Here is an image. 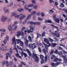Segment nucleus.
I'll return each instance as SVG.
<instances>
[{
  "label": "nucleus",
  "instance_id": "1",
  "mask_svg": "<svg viewBox=\"0 0 67 67\" xmlns=\"http://www.w3.org/2000/svg\"><path fill=\"white\" fill-rule=\"evenodd\" d=\"M33 54H34L33 56V58L34 59H35V61L36 62H38L39 60V58H38V57L37 56V55L35 54V51H33Z\"/></svg>",
  "mask_w": 67,
  "mask_h": 67
},
{
  "label": "nucleus",
  "instance_id": "2",
  "mask_svg": "<svg viewBox=\"0 0 67 67\" xmlns=\"http://www.w3.org/2000/svg\"><path fill=\"white\" fill-rule=\"evenodd\" d=\"M44 49H43V52H44L45 54H46V52H48V51L47 50H45V49L48 50V47L49 46H47V45L45 44V43L44 44Z\"/></svg>",
  "mask_w": 67,
  "mask_h": 67
},
{
  "label": "nucleus",
  "instance_id": "3",
  "mask_svg": "<svg viewBox=\"0 0 67 67\" xmlns=\"http://www.w3.org/2000/svg\"><path fill=\"white\" fill-rule=\"evenodd\" d=\"M17 34L16 35V36H17V37H19V36H20L21 35L23 36L24 35V32H23V31H18L17 32Z\"/></svg>",
  "mask_w": 67,
  "mask_h": 67
},
{
  "label": "nucleus",
  "instance_id": "4",
  "mask_svg": "<svg viewBox=\"0 0 67 67\" xmlns=\"http://www.w3.org/2000/svg\"><path fill=\"white\" fill-rule=\"evenodd\" d=\"M60 57H63V59L64 60V62L65 63H67V55L62 56V55H60Z\"/></svg>",
  "mask_w": 67,
  "mask_h": 67
},
{
  "label": "nucleus",
  "instance_id": "5",
  "mask_svg": "<svg viewBox=\"0 0 67 67\" xmlns=\"http://www.w3.org/2000/svg\"><path fill=\"white\" fill-rule=\"evenodd\" d=\"M5 38V39L4 41V44H6L7 43V41H8L9 40V36L6 35Z\"/></svg>",
  "mask_w": 67,
  "mask_h": 67
},
{
  "label": "nucleus",
  "instance_id": "6",
  "mask_svg": "<svg viewBox=\"0 0 67 67\" xmlns=\"http://www.w3.org/2000/svg\"><path fill=\"white\" fill-rule=\"evenodd\" d=\"M52 34H53V35H55L57 37H59V36H60V35H59V33H58V31H55L54 33L52 32Z\"/></svg>",
  "mask_w": 67,
  "mask_h": 67
},
{
  "label": "nucleus",
  "instance_id": "7",
  "mask_svg": "<svg viewBox=\"0 0 67 67\" xmlns=\"http://www.w3.org/2000/svg\"><path fill=\"white\" fill-rule=\"evenodd\" d=\"M7 19V17L2 16V18L1 19V21L2 22H5Z\"/></svg>",
  "mask_w": 67,
  "mask_h": 67
},
{
  "label": "nucleus",
  "instance_id": "8",
  "mask_svg": "<svg viewBox=\"0 0 67 67\" xmlns=\"http://www.w3.org/2000/svg\"><path fill=\"white\" fill-rule=\"evenodd\" d=\"M12 43L13 45L14 44L15 46L16 45V40L15 39V37H14L12 39Z\"/></svg>",
  "mask_w": 67,
  "mask_h": 67
},
{
  "label": "nucleus",
  "instance_id": "9",
  "mask_svg": "<svg viewBox=\"0 0 67 67\" xmlns=\"http://www.w3.org/2000/svg\"><path fill=\"white\" fill-rule=\"evenodd\" d=\"M19 16L20 17L19 18V20H23V19L25 18V16L23 15L22 14H20Z\"/></svg>",
  "mask_w": 67,
  "mask_h": 67
},
{
  "label": "nucleus",
  "instance_id": "10",
  "mask_svg": "<svg viewBox=\"0 0 67 67\" xmlns=\"http://www.w3.org/2000/svg\"><path fill=\"white\" fill-rule=\"evenodd\" d=\"M60 64V62H57V63H56L55 64V63H51V65L52 66H57L58 65H59Z\"/></svg>",
  "mask_w": 67,
  "mask_h": 67
},
{
  "label": "nucleus",
  "instance_id": "11",
  "mask_svg": "<svg viewBox=\"0 0 67 67\" xmlns=\"http://www.w3.org/2000/svg\"><path fill=\"white\" fill-rule=\"evenodd\" d=\"M44 41L47 44H48L49 45H48V46H51V44L50 43H49V42L48 41V39L44 38Z\"/></svg>",
  "mask_w": 67,
  "mask_h": 67
},
{
  "label": "nucleus",
  "instance_id": "12",
  "mask_svg": "<svg viewBox=\"0 0 67 67\" xmlns=\"http://www.w3.org/2000/svg\"><path fill=\"white\" fill-rule=\"evenodd\" d=\"M30 32H33V29H34V27L32 25H30Z\"/></svg>",
  "mask_w": 67,
  "mask_h": 67
},
{
  "label": "nucleus",
  "instance_id": "13",
  "mask_svg": "<svg viewBox=\"0 0 67 67\" xmlns=\"http://www.w3.org/2000/svg\"><path fill=\"white\" fill-rule=\"evenodd\" d=\"M31 15H29L27 17L26 20H27L28 21H29V20H30V19H31Z\"/></svg>",
  "mask_w": 67,
  "mask_h": 67
},
{
  "label": "nucleus",
  "instance_id": "14",
  "mask_svg": "<svg viewBox=\"0 0 67 67\" xmlns=\"http://www.w3.org/2000/svg\"><path fill=\"white\" fill-rule=\"evenodd\" d=\"M36 13V12L35 11H34L33 12H32L31 13V14H30V15H31H31L33 16Z\"/></svg>",
  "mask_w": 67,
  "mask_h": 67
},
{
  "label": "nucleus",
  "instance_id": "15",
  "mask_svg": "<svg viewBox=\"0 0 67 67\" xmlns=\"http://www.w3.org/2000/svg\"><path fill=\"white\" fill-rule=\"evenodd\" d=\"M32 49H34V48H35L36 47V46L35 45V43H34L32 44Z\"/></svg>",
  "mask_w": 67,
  "mask_h": 67
},
{
  "label": "nucleus",
  "instance_id": "16",
  "mask_svg": "<svg viewBox=\"0 0 67 67\" xmlns=\"http://www.w3.org/2000/svg\"><path fill=\"white\" fill-rule=\"evenodd\" d=\"M14 16L15 17V18H19V17H20V16L16 14V12H15Z\"/></svg>",
  "mask_w": 67,
  "mask_h": 67
},
{
  "label": "nucleus",
  "instance_id": "17",
  "mask_svg": "<svg viewBox=\"0 0 67 67\" xmlns=\"http://www.w3.org/2000/svg\"><path fill=\"white\" fill-rule=\"evenodd\" d=\"M57 45V43H52L51 44V47H54Z\"/></svg>",
  "mask_w": 67,
  "mask_h": 67
},
{
  "label": "nucleus",
  "instance_id": "18",
  "mask_svg": "<svg viewBox=\"0 0 67 67\" xmlns=\"http://www.w3.org/2000/svg\"><path fill=\"white\" fill-rule=\"evenodd\" d=\"M24 10V9L21 8H20L18 9L17 10V11H18V12H21V11H23Z\"/></svg>",
  "mask_w": 67,
  "mask_h": 67
},
{
  "label": "nucleus",
  "instance_id": "19",
  "mask_svg": "<svg viewBox=\"0 0 67 67\" xmlns=\"http://www.w3.org/2000/svg\"><path fill=\"white\" fill-rule=\"evenodd\" d=\"M55 21L56 22L58 23L59 22V19L58 18H57L55 19Z\"/></svg>",
  "mask_w": 67,
  "mask_h": 67
},
{
  "label": "nucleus",
  "instance_id": "20",
  "mask_svg": "<svg viewBox=\"0 0 67 67\" xmlns=\"http://www.w3.org/2000/svg\"><path fill=\"white\" fill-rule=\"evenodd\" d=\"M24 40L25 41V45H27V44H28V42L29 41L27 40V39H26V38Z\"/></svg>",
  "mask_w": 67,
  "mask_h": 67
},
{
  "label": "nucleus",
  "instance_id": "21",
  "mask_svg": "<svg viewBox=\"0 0 67 67\" xmlns=\"http://www.w3.org/2000/svg\"><path fill=\"white\" fill-rule=\"evenodd\" d=\"M16 41L17 42V44H20V42L21 41V40L20 39H16Z\"/></svg>",
  "mask_w": 67,
  "mask_h": 67
},
{
  "label": "nucleus",
  "instance_id": "22",
  "mask_svg": "<svg viewBox=\"0 0 67 67\" xmlns=\"http://www.w3.org/2000/svg\"><path fill=\"white\" fill-rule=\"evenodd\" d=\"M8 29L9 30H11L12 29V27H11V25H10L8 26Z\"/></svg>",
  "mask_w": 67,
  "mask_h": 67
},
{
  "label": "nucleus",
  "instance_id": "23",
  "mask_svg": "<svg viewBox=\"0 0 67 67\" xmlns=\"http://www.w3.org/2000/svg\"><path fill=\"white\" fill-rule=\"evenodd\" d=\"M61 54H66L67 53V52L64 50H62L61 52Z\"/></svg>",
  "mask_w": 67,
  "mask_h": 67
},
{
  "label": "nucleus",
  "instance_id": "24",
  "mask_svg": "<svg viewBox=\"0 0 67 67\" xmlns=\"http://www.w3.org/2000/svg\"><path fill=\"white\" fill-rule=\"evenodd\" d=\"M40 57L41 59H44V56L43 55L41 54L40 55Z\"/></svg>",
  "mask_w": 67,
  "mask_h": 67
},
{
  "label": "nucleus",
  "instance_id": "25",
  "mask_svg": "<svg viewBox=\"0 0 67 67\" xmlns=\"http://www.w3.org/2000/svg\"><path fill=\"white\" fill-rule=\"evenodd\" d=\"M5 61H2L1 62V63L2 65H4L5 64Z\"/></svg>",
  "mask_w": 67,
  "mask_h": 67
},
{
  "label": "nucleus",
  "instance_id": "26",
  "mask_svg": "<svg viewBox=\"0 0 67 67\" xmlns=\"http://www.w3.org/2000/svg\"><path fill=\"white\" fill-rule=\"evenodd\" d=\"M38 5H35L33 7L34 9H36L37 8V7H38Z\"/></svg>",
  "mask_w": 67,
  "mask_h": 67
},
{
  "label": "nucleus",
  "instance_id": "27",
  "mask_svg": "<svg viewBox=\"0 0 67 67\" xmlns=\"http://www.w3.org/2000/svg\"><path fill=\"white\" fill-rule=\"evenodd\" d=\"M24 32H25V34H26V32H27V33H31V32L30 31V30H28V31H26V30H25L24 31Z\"/></svg>",
  "mask_w": 67,
  "mask_h": 67
},
{
  "label": "nucleus",
  "instance_id": "28",
  "mask_svg": "<svg viewBox=\"0 0 67 67\" xmlns=\"http://www.w3.org/2000/svg\"><path fill=\"white\" fill-rule=\"evenodd\" d=\"M64 6H65L64 5V4H63L62 3H61L60 5H59L60 7H61L62 8L64 7Z\"/></svg>",
  "mask_w": 67,
  "mask_h": 67
},
{
  "label": "nucleus",
  "instance_id": "29",
  "mask_svg": "<svg viewBox=\"0 0 67 67\" xmlns=\"http://www.w3.org/2000/svg\"><path fill=\"white\" fill-rule=\"evenodd\" d=\"M37 36L36 38H38L39 37V36H41V34H39V33H38V32L37 33Z\"/></svg>",
  "mask_w": 67,
  "mask_h": 67
},
{
  "label": "nucleus",
  "instance_id": "30",
  "mask_svg": "<svg viewBox=\"0 0 67 67\" xmlns=\"http://www.w3.org/2000/svg\"><path fill=\"white\" fill-rule=\"evenodd\" d=\"M57 48L58 49H59V50H62V49H63V48H62L59 46L57 47Z\"/></svg>",
  "mask_w": 67,
  "mask_h": 67
},
{
  "label": "nucleus",
  "instance_id": "31",
  "mask_svg": "<svg viewBox=\"0 0 67 67\" xmlns=\"http://www.w3.org/2000/svg\"><path fill=\"white\" fill-rule=\"evenodd\" d=\"M34 6V5H33L32 4H29L28 5L27 7H33Z\"/></svg>",
  "mask_w": 67,
  "mask_h": 67
},
{
  "label": "nucleus",
  "instance_id": "32",
  "mask_svg": "<svg viewBox=\"0 0 67 67\" xmlns=\"http://www.w3.org/2000/svg\"><path fill=\"white\" fill-rule=\"evenodd\" d=\"M58 60V58H55L54 60L53 61L54 62H57Z\"/></svg>",
  "mask_w": 67,
  "mask_h": 67
},
{
  "label": "nucleus",
  "instance_id": "33",
  "mask_svg": "<svg viewBox=\"0 0 67 67\" xmlns=\"http://www.w3.org/2000/svg\"><path fill=\"white\" fill-rule=\"evenodd\" d=\"M20 45L21 46H23V42L21 41L20 42Z\"/></svg>",
  "mask_w": 67,
  "mask_h": 67
},
{
  "label": "nucleus",
  "instance_id": "34",
  "mask_svg": "<svg viewBox=\"0 0 67 67\" xmlns=\"http://www.w3.org/2000/svg\"><path fill=\"white\" fill-rule=\"evenodd\" d=\"M58 51L57 49H56L55 51H54V54H58Z\"/></svg>",
  "mask_w": 67,
  "mask_h": 67
},
{
  "label": "nucleus",
  "instance_id": "35",
  "mask_svg": "<svg viewBox=\"0 0 67 67\" xmlns=\"http://www.w3.org/2000/svg\"><path fill=\"white\" fill-rule=\"evenodd\" d=\"M27 5H25L24 6V9H26V10H28V9H29V8H27Z\"/></svg>",
  "mask_w": 67,
  "mask_h": 67
},
{
  "label": "nucleus",
  "instance_id": "36",
  "mask_svg": "<svg viewBox=\"0 0 67 67\" xmlns=\"http://www.w3.org/2000/svg\"><path fill=\"white\" fill-rule=\"evenodd\" d=\"M17 48L21 51H22V49L20 47H19L18 46H17Z\"/></svg>",
  "mask_w": 67,
  "mask_h": 67
},
{
  "label": "nucleus",
  "instance_id": "37",
  "mask_svg": "<svg viewBox=\"0 0 67 67\" xmlns=\"http://www.w3.org/2000/svg\"><path fill=\"white\" fill-rule=\"evenodd\" d=\"M55 57H56L55 55H54L53 54L51 58V59H53L55 58Z\"/></svg>",
  "mask_w": 67,
  "mask_h": 67
},
{
  "label": "nucleus",
  "instance_id": "38",
  "mask_svg": "<svg viewBox=\"0 0 67 67\" xmlns=\"http://www.w3.org/2000/svg\"><path fill=\"white\" fill-rule=\"evenodd\" d=\"M34 4H36V2H35V0H32L31 1Z\"/></svg>",
  "mask_w": 67,
  "mask_h": 67
},
{
  "label": "nucleus",
  "instance_id": "39",
  "mask_svg": "<svg viewBox=\"0 0 67 67\" xmlns=\"http://www.w3.org/2000/svg\"><path fill=\"white\" fill-rule=\"evenodd\" d=\"M49 3H51V4H52V3H54V1L53 0H49Z\"/></svg>",
  "mask_w": 67,
  "mask_h": 67
},
{
  "label": "nucleus",
  "instance_id": "40",
  "mask_svg": "<svg viewBox=\"0 0 67 67\" xmlns=\"http://www.w3.org/2000/svg\"><path fill=\"white\" fill-rule=\"evenodd\" d=\"M30 24H31V25H33V24L35 25V24H36V23L32 21L30 23Z\"/></svg>",
  "mask_w": 67,
  "mask_h": 67
},
{
  "label": "nucleus",
  "instance_id": "41",
  "mask_svg": "<svg viewBox=\"0 0 67 67\" xmlns=\"http://www.w3.org/2000/svg\"><path fill=\"white\" fill-rule=\"evenodd\" d=\"M51 25V26H53V27H55V28H56V29H57L58 31V29H57L58 28V27H57V26H55L54 25Z\"/></svg>",
  "mask_w": 67,
  "mask_h": 67
},
{
  "label": "nucleus",
  "instance_id": "42",
  "mask_svg": "<svg viewBox=\"0 0 67 67\" xmlns=\"http://www.w3.org/2000/svg\"><path fill=\"white\" fill-rule=\"evenodd\" d=\"M17 27H18V26L16 25L15 26V27L13 29V30H16V29H17Z\"/></svg>",
  "mask_w": 67,
  "mask_h": 67
},
{
  "label": "nucleus",
  "instance_id": "43",
  "mask_svg": "<svg viewBox=\"0 0 67 67\" xmlns=\"http://www.w3.org/2000/svg\"><path fill=\"white\" fill-rule=\"evenodd\" d=\"M45 32H44L41 35V36L42 37H43V36H45Z\"/></svg>",
  "mask_w": 67,
  "mask_h": 67
},
{
  "label": "nucleus",
  "instance_id": "44",
  "mask_svg": "<svg viewBox=\"0 0 67 67\" xmlns=\"http://www.w3.org/2000/svg\"><path fill=\"white\" fill-rule=\"evenodd\" d=\"M47 55H46L44 58V60L47 61Z\"/></svg>",
  "mask_w": 67,
  "mask_h": 67
},
{
  "label": "nucleus",
  "instance_id": "45",
  "mask_svg": "<svg viewBox=\"0 0 67 67\" xmlns=\"http://www.w3.org/2000/svg\"><path fill=\"white\" fill-rule=\"evenodd\" d=\"M26 22H27V20H25L23 23V24H25L26 23Z\"/></svg>",
  "mask_w": 67,
  "mask_h": 67
},
{
  "label": "nucleus",
  "instance_id": "46",
  "mask_svg": "<svg viewBox=\"0 0 67 67\" xmlns=\"http://www.w3.org/2000/svg\"><path fill=\"white\" fill-rule=\"evenodd\" d=\"M49 40L51 42H53L54 41V40L52 39L51 38H49Z\"/></svg>",
  "mask_w": 67,
  "mask_h": 67
},
{
  "label": "nucleus",
  "instance_id": "47",
  "mask_svg": "<svg viewBox=\"0 0 67 67\" xmlns=\"http://www.w3.org/2000/svg\"><path fill=\"white\" fill-rule=\"evenodd\" d=\"M6 56H9L10 58H11V54H10L9 53H6Z\"/></svg>",
  "mask_w": 67,
  "mask_h": 67
},
{
  "label": "nucleus",
  "instance_id": "48",
  "mask_svg": "<svg viewBox=\"0 0 67 67\" xmlns=\"http://www.w3.org/2000/svg\"><path fill=\"white\" fill-rule=\"evenodd\" d=\"M21 4L23 5L24 4H25V2H24V1H21Z\"/></svg>",
  "mask_w": 67,
  "mask_h": 67
},
{
  "label": "nucleus",
  "instance_id": "49",
  "mask_svg": "<svg viewBox=\"0 0 67 67\" xmlns=\"http://www.w3.org/2000/svg\"><path fill=\"white\" fill-rule=\"evenodd\" d=\"M0 48L1 51H4V48H3V47L1 46Z\"/></svg>",
  "mask_w": 67,
  "mask_h": 67
},
{
  "label": "nucleus",
  "instance_id": "50",
  "mask_svg": "<svg viewBox=\"0 0 67 67\" xmlns=\"http://www.w3.org/2000/svg\"><path fill=\"white\" fill-rule=\"evenodd\" d=\"M5 30L3 29H0V31H2V32H5Z\"/></svg>",
  "mask_w": 67,
  "mask_h": 67
},
{
  "label": "nucleus",
  "instance_id": "51",
  "mask_svg": "<svg viewBox=\"0 0 67 67\" xmlns=\"http://www.w3.org/2000/svg\"><path fill=\"white\" fill-rule=\"evenodd\" d=\"M15 13H13L10 15V17H12L13 15L14 16Z\"/></svg>",
  "mask_w": 67,
  "mask_h": 67
},
{
  "label": "nucleus",
  "instance_id": "52",
  "mask_svg": "<svg viewBox=\"0 0 67 67\" xmlns=\"http://www.w3.org/2000/svg\"><path fill=\"white\" fill-rule=\"evenodd\" d=\"M63 10L64 12H66V13H67V8L66 9L65 8L64 9H63Z\"/></svg>",
  "mask_w": 67,
  "mask_h": 67
},
{
  "label": "nucleus",
  "instance_id": "53",
  "mask_svg": "<svg viewBox=\"0 0 67 67\" xmlns=\"http://www.w3.org/2000/svg\"><path fill=\"white\" fill-rule=\"evenodd\" d=\"M28 38L29 40H30V41H32V39H31V36H29Z\"/></svg>",
  "mask_w": 67,
  "mask_h": 67
},
{
  "label": "nucleus",
  "instance_id": "54",
  "mask_svg": "<svg viewBox=\"0 0 67 67\" xmlns=\"http://www.w3.org/2000/svg\"><path fill=\"white\" fill-rule=\"evenodd\" d=\"M24 55L25 57H26L27 56V55L25 53H24Z\"/></svg>",
  "mask_w": 67,
  "mask_h": 67
},
{
  "label": "nucleus",
  "instance_id": "55",
  "mask_svg": "<svg viewBox=\"0 0 67 67\" xmlns=\"http://www.w3.org/2000/svg\"><path fill=\"white\" fill-rule=\"evenodd\" d=\"M33 45V44H30L29 46V47L30 48H31V47H32V46Z\"/></svg>",
  "mask_w": 67,
  "mask_h": 67
},
{
  "label": "nucleus",
  "instance_id": "56",
  "mask_svg": "<svg viewBox=\"0 0 67 67\" xmlns=\"http://www.w3.org/2000/svg\"><path fill=\"white\" fill-rule=\"evenodd\" d=\"M9 51L10 53H11V54H12V53L13 51L12 49L10 48L9 49Z\"/></svg>",
  "mask_w": 67,
  "mask_h": 67
},
{
  "label": "nucleus",
  "instance_id": "57",
  "mask_svg": "<svg viewBox=\"0 0 67 67\" xmlns=\"http://www.w3.org/2000/svg\"><path fill=\"white\" fill-rule=\"evenodd\" d=\"M5 12L6 13H9V10H8V9H6L5 11Z\"/></svg>",
  "mask_w": 67,
  "mask_h": 67
},
{
  "label": "nucleus",
  "instance_id": "58",
  "mask_svg": "<svg viewBox=\"0 0 67 67\" xmlns=\"http://www.w3.org/2000/svg\"><path fill=\"white\" fill-rule=\"evenodd\" d=\"M54 40H54V41H55V42H57V38H56L54 37Z\"/></svg>",
  "mask_w": 67,
  "mask_h": 67
},
{
  "label": "nucleus",
  "instance_id": "59",
  "mask_svg": "<svg viewBox=\"0 0 67 67\" xmlns=\"http://www.w3.org/2000/svg\"><path fill=\"white\" fill-rule=\"evenodd\" d=\"M6 64L7 66L8 67L9 66V62L8 61H7L6 62Z\"/></svg>",
  "mask_w": 67,
  "mask_h": 67
},
{
  "label": "nucleus",
  "instance_id": "60",
  "mask_svg": "<svg viewBox=\"0 0 67 67\" xmlns=\"http://www.w3.org/2000/svg\"><path fill=\"white\" fill-rule=\"evenodd\" d=\"M43 63H44V59H41V64H42Z\"/></svg>",
  "mask_w": 67,
  "mask_h": 67
},
{
  "label": "nucleus",
  "instance_id": "61",
  "mask_svg": "<svg viewBox=\"0 0 67 67\" xmlns=\"http://www.w3.org/2000/svg\"><path fill=\"white\" fill-rule=\"evenodd\" d=\"M24 53L22 51L21 52V56H23V54L24 55Z\"/></svg>",
  "mask_w": 67,
  "mask_h": 67
},
{
  "label": "nucleus",
  "instance_id": "62",
  "mask_svg": "<svg viewBox=\"0 0 67 67\" xmlns=\"http://www.w3.org/2000/svg\"><path fill=\"white\" fill-rule=\"evenodd\" d=\"M48 23H52V21L50 20H48Z\"/></svg>",
  "mask_w": 67,
  "mask_h": 67
},
{
  "label": "nucleus",
  "instance_id": "63",
  "mask_svg": "<svg viewBox=\"0 0 67 67\" xmlns=\"http://www.w3.org/2000/svg\"><path fill=\"white\" fill-rule=\"evenodd\" d=\"M37 14L38 16L40 15H41V13L40 12H38L37 13Z\"/></svg>",
  "mask_w": 67,
  "mask_h": 67
},
{
  "label": "nucleus",
  "instance_id": "64",
  "mask_svg": "<svg viewBox=\"0 0 67 67\" xmlns=\"http://www.w3.org/2000/svg\"><path fill=\"white\" fill-rule=\"evenodd\" d=\"M38 49L39 50V52H41V48H40V47H38Z\"/></svg>",
  "mask_w": 67,
  "mask_h": 67
}]
</instances>
